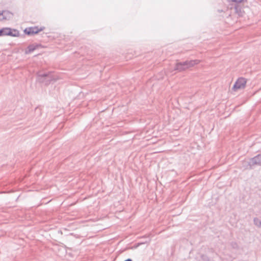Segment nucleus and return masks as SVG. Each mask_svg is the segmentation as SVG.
<instances>
[{
	"instance_id": "f257e3e1",
	"label": "nucleus",
	"mask_w": 261,
	"mask_h": 261,
	"mask_svg": "<svg viewBox=\"0 0 261 261\" xmlns=\"http://www.w3.org/2000/svg\"><path fill=\"white\" fill-rule=\"evenodd\" d=\"M44 28H45L44 27L40 26L30 27L25 28L23 32L27 35L31 36L37 34L43 31Z\"/></svg>"
},
{
	"instance_id": "f03ea898",
	"label": "nucleus",
	"mask_w": 261,
	"mask_h": 261,
	"mask_svg": "<svg viewBox=\"0 0 261 261\" xmlns=\"http://www.w3.org/2000/svg\"><path fill=\"white\" fill-rule=\"evenodd\" d=\"M246 82L247 81L243 77L239 78L233 86V90L236 91L244 89L246 86Z\"/></svg>"
},
{
	"instance_id": "7ed1b4c3",
	"label": "nucleus",
	"mask_w": 261,
	"mask_h": 261,
	"mask_svg": "<svg viewBox=\"0 0 261 261\" xmlns=\"http://www.w3.org/2000/svg\"><path fill=\"white\" fill-rule=\"evenodd\" d=\"M0 14V16H2V19L3 20H10L13 17V14L9 11H3Z\"/></svg>"
},
{
	"instance_id": "20e7f679",
	"label": "nucleus",
	"mask_w": 261,
	"mask_h": 261,
	"mask_svg": "<svg viewBox=\"0 0 261 261\" xmlns=\"http://www.w3.org/2000/svg\"><path fill=\"white\" fill-rule=\"evenodd\" d=\"M20 35L19 31L16 29L10 28L9 36L12 37H18Z\"/></svg>"
},
{
	"instance_id": "39448f33",
	"label": "nucleus",
	"mask_w": 261,
	"mask_h": 261,
	"mask_svg": "<svg viewBox=\"0 0 261 261\" xmlns=\"http://www.w3.org/2000/svg\"><path fill=\"white\" fill-rule=\"evenodd\" d=\"M10 28H4L0 30V36H9Z\"/></svg>"
},
{
	"instance_id": "423d86ee",
	"label": "nucleus",
	"mask_w": 261,
	"mask_h": 261,
	"mask_svg": "<svg viewBox=\"0 0 261 261\" xmlns=\"http://www.w3.org/2000/svg\"><path fill=\"white\" fill-rule=\"evenodd\" d=\"M38 47H39V46L37 45H35V44L30 45L28 47L27 49L26 50V53H31L32 51H33L34 50H35V49H36L37 48H38Z\"/></svg>"
},
{
	"instance_id": "0eeeda50",
	"label": "nucleus",
	"mask_w": 261,
	"mask_h": 261,
	"mask_svg": "<svg viewBox=\"0 0 261 261\" xmlns=\"http://www.w3.org/2000/svg\"><path fill=\"white\" fill-rule=\"evenodd\" d=\"M255 163L261 161V155H258L254 158Z\"/></svg>"
},
{
	"instance_id": "6e6552de",
	"label": "nucleus",
	"mask_w": 261,
	"mask_h": 261,
	"mask_svg": "<svg viewBox=\"0 0 261 261\" xmlns=\"http://www.w3.org/2000/svg\"><path fill=\"white\" fill-rule=\"evenodd\" d=\"M233 2H241L242 0H232Z\"/></svg>"
},
{
	"instance_id": "1a4fd4ad",
	"label": "nucleus",
	"mask_w": 261,
	"mask_h": 261,
	"mask_svg": "<svg viewBox=\"0 0 261 261\" xmlns=\"http://www.w3.org/2000/svg\"><path fill=\"white\" fill-rule=\"evenodd\" d=\"M189 64H191V65H193V64H199V62H198V61H196V62H195L194 63H192V62H191V63H190Z\"/></svg>"
},
{
	"instance_id": "9d476101",
	"label": "nucleus",
	"mask_w": 261,
	"mask_h": 261,
	"mask_svg": "<svg viewBox=\"0 0 261 261\" xmlns=\"http://www.w3.org/2000/svg\"><path fill=\"white\" fill-rule=\"evenodd\" d=\"M175 70H179V71H181V69H178V68H176V69H175Z\"/></svg>"
}]
</instances>
